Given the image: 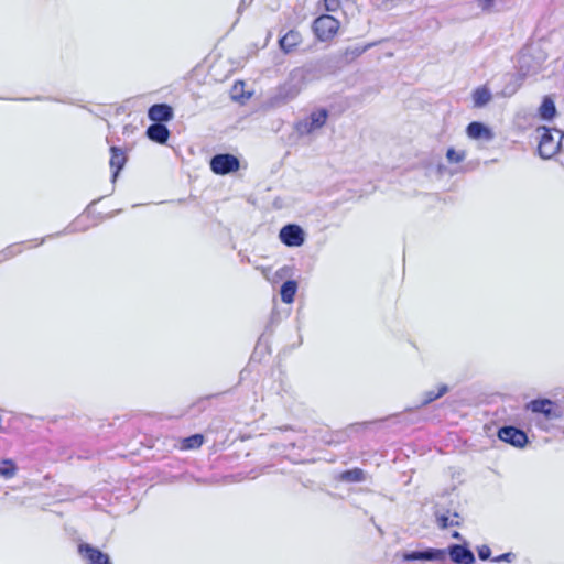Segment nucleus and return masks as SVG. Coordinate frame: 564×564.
I'll return each instance as SVG.
<instances>
[{"label": "nucleus", "instance_id": "21", "mask_svg": "<svg viewBox=\"0 0 564 564\" xmlns=\"http://www.w3.org/2000/svg\"><path fill=\"white\" fill-rule=\"evenodd\" d=\"M448 391V387L446 384H442L438 387L437 391H426L424 393V399L421 402V406H425L430 404L431 402L440 399Z\"/></svg>", "mask_w": 564, "mask_h": 564}, {"label": "nucleus", "instance_id": "10", "mask_svg": "<svg viewBox=\"0 0 564 564\" xmlns=\"http://www.w3.org/2000/svg\"><path fill=\"white\" fill-rule=\"evenodd\" d=\"M78 551L88 564H111L107 554L89 544H80Z\"/></svg>", "mask_w": 564, "mask_h": 564}, {"label": "nucleus", "instance_id": "29", "mask_svg": "<svg viewBox=\"0 0 564 564\" xmlns=\"http://www.w3.org/2000/svg\"><path fill=\"white\" fill-rule=\"evenodd\" d=\"M452 538H453V539H456V540H459V541H464L463 535H462L458 531H454V532L452 533Z\"/></svg>", "mask_w": 564, "mask_h": 564}, {"label": "nucleus", "instance_id": "25", "mask_svg": "<svg viewBox=\"0 0 564 564\" xmlns=\"http://www.w3.org/2000/svg\"><path fill=\"white\" fill-rule=\"evenodd\" d=\"M446 158L452 163H459L465 159V152L464 151L458 152L451 148L446 152Z\"/></svg>", "mask_w": 564, "mask_h": 564}, {"label": "nucleus", "instance_id": "1", "mask_svg": "<svg viewBox=\"0 0 564 564\" xmlns=\"http://www.w3.org/2000/svg\"><path fill=\"white\" fill-rule=\"evenodd\" d=\"M316 78L317 73L313 66L295 67L289 73L286 80L271 96V106H280L293 100L310 82Z\"/></svg>", "mask_w": 564, "mask_h": 564}, {"label": "nucleus", "instance_id": "28", "mask_svg": "<svg viewBox=\"0 0 564 564\" xmlns=\"http://www.w3.org/2000/svg\"><path fill=\"white\" fill-rule=\"evenodd\" d=\"M17 249H18V247L11 246V247L7 248L6 250H3V252H2L3 258L9 259V258L13 257L17 252H20V250H17Z\"/></svg>", "mask_w": 564, "mask_h": 564}, {"label": "nucleus", "instance_id": "20", "mask_svg": "<svg viewBox=\"0 0 564 564\" xmlns=\"http://www.w3.org/2000/svg\"><path fill=\"white\" fill-rule=\"evenodd\" d=\"M340 480L347 482H359L365 479V473L360 468H354L343 471L339 476Z\"/></svg>", "mask_w": 564, "mask_h": 564}, {"label": "nucleus", "instance_id": "23", "mask_svg": "<svg viewBox=\"0 0 564 564\" xmlns=\"http://www.w3.org/2000/svg\"><path fill=\"white\" fill-rule=\"evenodd\" d=\"M17 473V467L15 465L13 464L12 460L10 459H6L1 463L0 465V475L6 478V479H10L12 478Z\"/></svg>", "mask_w": 564, "mask_h": 564}, {"label": "nucleus", "instance_id": "30", "mask_svg": "<svg viewBox=\"0 0 564 564\" xmlns=\"http://www.w3.org/2000/svg\"><path fill=\"white\" fill-rule=\"evenodd\" d=\"M514 91H516V88H512V89H510V90H508V91H507V90H505V91H503V95H506V96H510V95H512Z\"/></svg>", "mask_w": 564, "mask_h": 564}, {"label": "nucleus", "instance_id": "9", "mask_svg": "<svg viewBox=\"0 0 564 564\" xmlns=\"http://www.w3.org/2000/svg\"><path fill=\"white\" fill-rule=\"evenodd\" d=\"M498 436L501 441L516 447H523L528 442L527 434L514 426H503L499 430Z\"/></svg>", "mask_w": 564, "mask_h": 564}, {"label": "nucleus", "instance_id": "22", "mask_svg": "<svg viewBox=\"0 0 564 564\" xmlns=\"http://www.w3.org/2000/svg\"><path fill=\"white\" fill-rule=\"evenodd\" d=\"M204 443V436L202 434H194L189 437L184 438L183 448L185 449H194L198 448Z\"/></svg>", "mask_w": 564, "mask_h": 564}, {"label": "nucleus", "instance_id": "2", "mask_svg": "<svg viewBox=\"0 0 564 564\" xmlns=\"http://www.w3.org/2000/svg\"><path fill=\"white\" fill-rule=\"evenodd\" d=\"M447 556L455 564H473L475 563V555L466 545L452 544L446 550L444 549H426L422 551H412L404 553V562L413 561H433L445 564Z\"/></svg>", "mask_w": 564, "mask_h": 564}, {"label": "nucleus", "instance_id": "17", "mask_svg": "<svg viewBox=\"0 0 564 564\" xmlns=\"http://www.w3.org/2000/svg\"><path fill=\"white\" fill-rule=\"evenodd\" d=\"M490 100H491V93L485 86L476 88L475 91L473 93L474 106L477 108H481V107L486 106Z\"/></svg>", "mask_w": 564, "mask_h": 564}, {"label": "nucleus", "instance_id": "14", "mask_svg": "<svg viewBox=\"0 0 564 564\" xmlns=\"http://www.w3.org/2000/svg\"><path fill=\"white\" fill-rule=\"evenodd\" d=\"M110 152H111L110 167L113 169L112 181L115 182L120 170H122V167L126 164L127 156H126L124 152L120 148H117V147H111Z\"/></svg>", "mask_w": 564, "mask_h": 564}, {"label": "nucleus", "instance_id": "26", "mask_svg": "<svg viewBox=\"0 0 564 564\" xmlns=\"http://www.w3.org/2000/svg\"><path fill=\"white\" fill-rule=\"evenodd\" d=\"M477 551L480 560L486 561L490 558L491 550L488 545H481Z\"/></svg>", "mask_w": 564, "mask_h": 564}, {"label": "nucleus", "instance_id": "12", "mask_svg": "<svg viewBox=\"0 0 564 564\" xmlns=\"http://www.w3.org/2000/svg\"><path fill=\"white\" fill-rule=\"evenodd\" d=\"M467 135L474 140L490 141L494 138L491 130L484 123L474 121L467 126Z\"/></svg>", "mask_w": 564, "mask_h": 564}, {"label": "nucleus", "instance_id": "3", "mask_svg": "<svg viewBox=\"0 0 564 564\" xmlns=\"http://www.w3.org/2000/svg\"><path fill=\"white\" fill-rule=\"evenodd\" d=\"M540 133L539 154L543 159H551L563 147L564 133L558 129L539 128Z\"/></svg>", "mask_w": 564, "mask_h": 564}, {"label": "nucleus", "instance_id": "8", "mask_svg": "<svg viewBox=\"0 0 564 564\" xmlns=\"http://www.w3.org/2000/svg\"><path fill=\"white\" fill-rule=\"evenodd\" d=\"M528 408L534 413H541L547 420L558 419L561 411L558 406L550 399H538L529 403Z\"/></svg>", "mask_w": 564, "mask_h": 564}, {"label": "nucleus", "instance_id": "19", "mask_svg": "<svg viewBox=\"0 0 564 564\" xmlns=\"http://www.w3.org/2000/svg\"><path fill=\"white\" fill-rule=\"evenodd\" d=\"M540 116L542 119L550 120L552 119L556 113V108L554 101L545 97L542 101V105L540 107Z\"/></svg>", "mask_w": 564, "mask_h": 564}, {"label": "nucleus", "instance_id": "5", "mask_svg": "<svg viewBox=\"0 0 564 564\" xmlns=\"http://www.w3.org/2000/svg\"><path fill=\"white\" fill-rule=\"evenodd\" d=\"M328 111L326 109H318L313 111L308 117L299 120L295 123V131L300 135L312 134L319 130L326 123Z\"/></svg>", "mask_w": 564, "mask_h": 564}, {"label": "nucleus", "instance_id": "32", "mask_svg": "<svg viewBox=\"0 0 564 564\" xmlns=\"http://www.w3.org/2000/svg\"><path fill=\"white\" fill-rule=\"evenodd\" d=\"M261 272H262V274H263V275H265V276H267L268 269H265V268H261Z\"/></svg>", "mask_w": 564, "mask_h": 564}, {"label": "nucleus", "instance_id": "27", "mask_svg": "<svg viewBox=\"0 0 564 564\" xmlns=\"http://www.w3.org/2000/svg\"><path fill=\"white\" fill-rule=\"evenodd\" d=\"M514 558V554L511 552L503 553L499 556H496L492 558V562L500 563V562H511Z\"/></svg>", "mask_w": 564, "mask_h": 564}, {"label": "nucleus", "instance_id": "13", "mask_svg": "<svg viewBox=\"0 0 564 564\" xmlns=\"http://www.w3.org/2000/svg\"><path fill=\"white\" fill-rule=\"evenodd\" d=\"M147 135L150 140L164 144L169 139L170 131L162 123H152L147 129Z\"/></svg>", "mask_w": 564, "mask_h": 564}, {"label": "nucleus", "instance_id": "4", "mask_svg": "<svg viewBox=\"0 0 564 564\" xmlns=\"http://www.w3.org/2000/svg\"><path fill=\"white\" fill-rule=\"evenodd\" d=\"M339 21L329 14H322L313 22V31L316 37L326 42L332 40L339 30Z\"/></svg>", "mask_w": 564, "mask_h": 564}, {"label": "nucleus", "instance_id": "31", "mask_svg": "<svg viewBox=\"0 0 564 564\" xmlns=\"http://www.w3.org/2000/svg\"><path fill=\"white\" fill-rule=\"evenodd\" d=\"M366 48H367V47H364V48H360V50H356V53H357V54H361V53H364V52L366 51Z\"/></svg>", "mask_w": 564, "mask_h": 564}, {"label": "nucleus", "instance_id": "6", "mask_svg": "<svg viewBox=\"0 0 564 564\" xmlns=\"http://www.w3.org/2000/svg\"><path fill=\"white\" fill-rule=\"evenodd\" d=\"M210 169L215 174L225 175L239 169V160L232 154H216L210 160Z\"/></svg>", "mask_w": 564, "mask_h": 564}, {"label": "nucleus", "instance_id": "11", "mask_svg": "<svg viewBox=\"0 0 564 564\" xmlns=\"http://www.w3.org/2000/svg\"><path fill=\"white\" fill-rule=\"evenodd\" d=\"M148 117L153 123H162L173 118V109L166 104H155L148 110Z\"/></svg>", "mask_w": 564, "mask_h": 564}, {"label": "nucleus", "instance_id": "18", "mask_svg": "<svg viewBox=\"0 0 564 564\" xmlns=\"http://www.w3.org/2000/svg\"><path fill=\"white\" fill-rule=\"evenodd\" d=\"M435 517L436 523L441 529H446L448 527H458L460 524L459 516L457 512H454L452 518H449L447 514H441L438 512L435 513Z\"/></svg>", "mask_w": 564, "mask_h": 564}, {"label": "nucleus", "instance_id": "15", "mask_svg": "<svg viewBox=\"0 0 564 564\" xmlns=\"http://www.w3.org/2000/svg\"><path fill=\"white\" fill-rule=\"evenodd\" d=\"M302 41V36L299 31L290 30L279 41L280 47L283 52L290 53L293 51Z\"/></svg>", "mask_w": 564, "mask_h": 564}, {"label": "nucleus", "instance_id": "24", "mask_svg": "<svg viewBox=\"0 0 564 564\" xmlns=\"http://www.w3.org/2000/svg\"><path fill=\"white\" fill-rule=\"evenodd\" d=\"M497 0H477V7L486 13H492L496 11Z\"/></svg>", "mask_w": 564, "mask_h": 564}, {"label": "nucleus", "instance_id": "7", "mask_svg": "<svg viewBox=\"0 0 564 564\" xmlns=\"http://www.w3.org/2000/svg\"><path fill=\"white\" fill-rule=\"evenodd\" d=\"M280 240L288 247H300L304 243L305 237L303 229L295 224H289L281 228Z\"/></svg>", "mask_w": 564, "mask_h": 564}, {"label": "nucleus", "instance_id": "16", "mask_svg": "<svg viewBox=\"0 0 564 564\" xmlns=\"http://www.w3.org/2000/svg\"><path fill=\"white\" fill-rule=\"evenodd\" d=\"M297 290V283L293 280L285 281L280 290L282 302L290 304L294 301V296Z\"/></svg>", "mask_w": 564, "mask_h": 564}]
</instances>
